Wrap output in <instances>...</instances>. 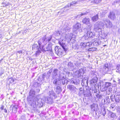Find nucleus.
<instances>
[{
    "label": "nucleus",
    "mask_w": 120,
    "mask_h": 120,
    "mask_svg": "<svg viewBox=\"0 0 120 120\" xmlns=\"http://www.w3.org/2000/svg\"><path fill=\"white\" fill-rule=\"evenodd\" d=\"M104 25L107 28H110L112 26V23L109 20L107 19H104L102 21L97 22L94 25V31L96 32H101V27Z\"/></svg>",
    "instance_id": "1"
},
{
    "label": "nucleus",
    "mask_w": 120,
    "mask_h": 120,
    "mask_svg": "<svg viewBox=\"0 0 120 120\" xmlns=\"http://www.w3.org/2000/svg\"><path fill=\"white\" fill-rule=\"evenodd\" d=\"M52 35H50L48 36H45L43 37L40 39V41L39 40L38 41L39 46L37 44H34L33 45V49H38L40 48L41 50H42L43 49V45H41L42 42L44 45H45L52 40Z\"/></svg>",
    "instance_id": "2"
},
{
    "label": "nucleus",
    "mask_w": 120,
    "mask_h": 120,
    "mask_svg": "<svg viewBox=\"0 0 120 120\" xmlns=\"http://www.w3.org/2000/svg\"><path fill=\"white\" fill-rule=\"evenodd\" d=\"M59 44L61 46L63 49L60 48V47L56 46L55 48V50L56 53L59 56H63L66 54V52L67 51L68 48L66 44L60 41L59 42Z\"/></svg>",
    "instance_id": "3"
},
{
    "label": "nucleus",
    "mask_w": 120,
    "mask_h": 120,
    "mask_svg": "<svg viewBox=\"0 0 120 120\" xmlns=\"http://www.w3.org/2000/svg\"><path fill=\"white\" fill-rule=\"evenodd\" d=\"M42 100L39 98V95L36 96V98L33 99V100H30V103H31V106L33 105L35 107L37 105V106L39 107H42L43 105V103L42 101Z\"/></svg>",
    "instance_id": "4"
},
{
    "label": "nucleus",
    "mask_w": 120,
    "mask_h": 120,
    "mask_svg": "<svg viewBox=\"0 0 120 120\" xmlns=\"http://www.w3.org/2000/svg\"><path fill=\"white\" fill-rule=\"evenodd\" d=\"M65 38L66 39L68 40V42H70L71 41V42L72 43H75V36L71 33L66 34Z\"/></svg>",
    "instance_id": "5"
},
{
    "label": "nucleus",
    "mask_w": 120,
    "mask_h": 120,
    "mask_svg": "<svg viewBox=\"0 0 120 120\" xmlns=\"http://www.w3.org/2000/svg\"><path fill=\"white\" fill-rule=\"evenodd\" d=\"M87 33L85 34V38L86 39H87L88 38H93L95 35L94 33H93L91 31L90 29L87 30Z\"/></svg>",
    "instance_id": "6"
},
{
    "label": "nucleus",
    "mask_w": 120,
    "mask_h": 120,
    "mask_svg": "<svg viewBox=\"0 0 120 120\" xmlns=\"http://www.w3.org/2000/svg\"><path fill=\"white\" fill-rule=\"evenodd\" d=\"M101 43L100 40L98 39H93L91 43V45L94 46H97L100 44Z\"/></svg>",
    "instance_id": "7"
},
{
    "label": "nucleus",
    "mask_w": 120,
    "mask_h": 120,
    "mask_svg": "<svg viewBox=\"0 0 120 120\" xmlns=\"http://www.w3.org/2000/svg\"><path fill=\"white\" fill-rule=\"evenodd\" d=\"M94 77L90 81V84L91 86L96 85L97 84L98 78L96 77V75H95Z\"/></svg>",
    "instance_id": "8"
},
{
    "label": "nucleus",
    "mask_w": 120,
    "mask_h": 120,
    "mask_svg": "<svg viewBox=\"0 0 120 120\" xmlns=\"http://www.w3.org/2000/svg\"><path fill=\"white\" fill-rule=\"evenodd\" d=\"M84 73V70L81 69L76 71L75 73V76L76 77L79 78L80 77L82 74Z\"/></svg>",
    "instance_id": "9"
},
{
    "label": "nucleus",
    "mask_w": 120,
    "mask_h": 120,
    "mask_svg": "<svg viewBox=\"0 0 120 120\" xmlns=\"http://www.w3.org/2000/svg\"><path fill=\"white\" fill-rule=\"evenodd\" d=\"M70 27L69 26H67L65 24L62 28L61 30V32L62 33H64L66 32H68L70 31Z\"/></svg>",
    "instance_id": "10"
},
{
    "label": "nucleus",
    "mask_w": 120,
    "mask_h": 120,
    "mask_svg": "<svg viewBox=\"0 0 120 120\" xmlns=\"http://www.w3.org/2000/svg\"><path fill=\"white\" fill-rule=\"evenodd\" d=\"M99 33V35L98 36L99 39L103 38V39L106 38L107 36V33H104L102 32L101 31V32H97Z\"/></svg>",
    "instance_id": "11"
},
{
    "label": "nucleus",
    "mask_w": 120,
    "mask_h": 120,
    "mask_svg": "<svg viewBox=\"0 0 120 120\" xmlns=\"http://www.w3.org/2000/svg\"><path fill=\"white\" fill-rule=\"evenodd\" d=\"M35 92L33 89H31L30 91L29 92L30 97L31 98L32 97V98L31 99H30V100H33V99H34V98H36L35 97Z\"/></svg>",
    "instance_id": "12"
},
{
    "label": "nucleus",
    "mask_w": 120,
    "mask_h": 120,
    "mask_svg": "<svg viewBox=\"0 0 120 120\" xmlns=\"http://www.w3.org/2000/svg\"><path fill=\"white\" fill-rule=\"evenodd\" d=\"M67 88L72 92H75L76 91V88L73 85H68L67 86Z\"/></svg>",
    "instance_id": "13"
},
{
    "label": "nucleus",
    "mask_w": 120,
    "mask_h": 120,
    "mask_svg": "<svg viewBox=\"0 0 120 120\" xmlns=\"http://www.w3.org/2000/svg\"><path fill=\"white\" fill-rule=\"evenodd\" d=\"M109 70L108 65V64H106L104 65L103 68V71L102 73L104 74V73H106Z\"/></svg>",
    "instance_id": "14"
},
{
    "label": "nucleus",
    "mask_w": 120,
    "mask_h": 120,
    "mask_svg": "<svg viewBox=\"0 0 120 120\" xmlns=\"http://www.w3.org/2000/svg\"><path fill=\"white\" fill-rule=\"evenodd\" d=\"M81 26V24H80L79 23H77L74 26V30L75 31H77L80 29Z\"/></svg>",
    "instance_id": "15"
},
{
    "label": "nucleus",
    "mask_w": 120,
    "mask_h": 120,
    "mask_svg": "<svg viewBox=\"0 0 120 120\" xmlns=\"http://www.w3.org/2000/svg\"><path fill=\"white\" fill-rule=\"evenodd\" d=\"M59 72V70L57 69H54L52 74V77L53 79L55 78L56 76L57 75Z\"/></svg>",
    "instance_id": "16"
},
{
    "label": "nucleus",
    "mask_w": 120,
    "mask_h": 120,
    "mask_svg": "<svg viewBox=\"0 0 120 120\" xmlns=\"http://www.w3.org/2000/svg\"><path fill=\"white\" fill-rule=\"evenodd\" d=\"M91 108L92 111H95L98 108V106L97 104L94 103L91 105Z\"/></svg>",
    "instance_id": "17"
},
{
    "label": "nucleus",
    "mask_w": 120,
    "mask_h": 120,
    "mask_svg": "<svg viewBox=\"0 0 120 120\" xmlns=\"http://www.w3.org/2000/svg\"><path fill=\"white\" fill-rule=\"evenodd\" d=\"M112 20H114L116 17L115 13L113 12H111L109 15L108 16Z\"/></svg>",
    "instance_id": "18"
},
{
    "label": "nucleus",
    "mask_w": 120,
    "mask_h": 120,
    "mask_svg": "<svg viewBox=\"0 0 120 120\" xmlns=\"http://www.w3.org/2000/svg\"><path fill=\"white\" fill-rule=\"evenodd\" d=\"M90 20L89 18L85 17L83 19L82 22L83 23L88 24L90 23Z\"/></svg>",
    "instance_id": "19"
},
{
    "label": "nucleus",
    "mask_w": 120,
    "mask_h": 120,
    "mask_svg": "<svg viewBox=\"0 0 120 120\" xmlns=\"http://www.w3.org/2000/svg\"><path fill=\"white\" fill-rule=\"evenodd\" d=\"M46 99H47V100H45L46 101L47 103L49 104H52L53 102V100L52 97H50L49 98H47L46 97Z\"/></svg>",
    "instance_id": "20"
},
{
    "label": "nucleus",
    "mask_w": 120,
    "mask_h": 120,
    "mask_svg": "<svg viewBox=\"0 0 120 120\" xmlns=\"http://www.w3.org/2000/svg\"><path fill=\"white\" fill-rule=\"evenodd\" d=\"M52 45L50 44H48V46L47 47H46L45 48H43V50H44V51H48L49 50H51L52 49Z\"/></svg>",
    "instance_id": "21"
},
{
    "label": "nucleus",
    "mask_w": 120,
    "mask_h": 120,
    "mask_svg": "<svg viewBox=\"0 0 120 120\" xmlns=\"http://www.w3.org/2000/svg\"><path fill=\"white\" fill-rule=\"evenodd\" d=\"M100 89L101 91H104L106 90L107 88L105 86H103L102 82L100 83Z\"/></svg>",
    "instance_id": "22"
},
{
    "label": "nucleus",
    "mask_w": 120,
    "mask_h": 120,
    "mask_svg": "<svg viewBox=\"0 0 120 120\" xmlns=\"http://www.w3.org/2000/svg\"><path fill=\"white\" fill-rule=\"evenodd\" d=\"M115 100L116 102H119L120 100V93L117 95H115Z\"/></svg>",
    "instance_id": "23"
},
{
    "label": "nucleus",
    "mask_w": 120,
    "mask_h": 120,
    "mask_svg": "<svg viewBox=\"0 0 120 120\" xmlns=\"http://www.w3.org/2000/svg\"><path fill=\"white\" fill-rule=\"evenodd\" d=\"M10 108H11L12 109V111H13V112L15 113L17 111L18 109V106L16 105H12L11 106Z\"/></svg>",
    "instance_id": "24"
},
{
    "label": "nucleus",
    "mask_w": 120,
    "mask_h": 120,
    "mask_svg": "<svg viewBox=\"0 0 120 120\" xmlns=\"http://www.w3.org/2000/svg\"><path fill=\"white\" fill-rule=\"evenodd\" d=\"M79 47L80 48H81L82 49L86 48V47L85 45V42H82L81 43Z\"/></svg>",
    "instance_id": "25"
},
{
    "label": "nucleus",
    "mask_w": 120,
    "mask_h": 120,
    "mask_svg": "<svg viewBox=\"0 0 120 120\" xmlns=\"http://www.w3.org/2000/svg\"><path fill=\"white\" fill-rule=\"evenodd\" d=\"M49 96L50 97H51L52 96L55 97L56 96V94L54 93V91H49Z\"/></svg>",
    "instance_id": "26"
},
{
    "label": "nucleus",
    "mask_w": 120,
    "mask_h": 120,
    "mask_svg": "<svg viewBox=\"0 0 120 120\" xmlns=\"http://www.w3.org/2000/svg\"><path fill=\"white\" fill-rule=\"evenodd\" d=\"M65 79V77L63 74L61 73L59 74V81H60V80L64 79Z\"/></svg>",
    "instance_id": "27"
},
{
    "label": "nucleus",
    "mask_w": 120,
    "mask_h": 120,
    "mask_svg": "<svg viewBox=\"0 0 120 120\" xmlns=\"http://www.w3.org/2000/svg\"><path fill=\"white\" fill-rule=\"evenodd\" d=\"M73 83L75 85H77L79 84V81L78 79H75L73 81Z\"/></svg>",
    "instance_id": "28"
},
{
    "label": "nucleus",
    "mask_w": 120,
    "mask_h": 120,
    "mask_svg": "<svg viewBox=\"0 0 120 120\" xmlns=\"http://www.w3.org/2000/svg\"><path fill=\"white\" fill-rule=\"evenodd\" d=\"M98 15L95 16L92 18V19L94 21H95L98 19Z\"/></svg>",
    "instance_id": "29"
},
{
    "label": "nucleus",
    "mask_w": 120,
    "mask_h": 120,
    "mask_svg": "<svg viewBox=\"0 0 120 120\" xmlns=\"http://www.w3.org/2000/svg\"><path fill=\"white\" fill-rule=\"evenodd\" d=\"M61 34V33H60L58 31H56L54 33V34L55 35V36H59Z\"/></svg>",
    "instance_id": "30"
},
{
    "label": "nucleus",
    "mask_w": 120,
    "mask_h": 120,
    "mask_svg": "<svg viewBox=\"0 0 120 120\" xmlns=\"http://www.w3.org/2000/svg\"><path fill=\"white\" fill-rule=\"evenodd\" d=\"M111 85V83L107 82H105L104 84L106 88L110 86Z\"/></svg>",
    "instance_id": "31"
},
{
    "label": "nucleus",
    "mask_w": 120,
    "mask_h": 120,
    "mask_svg": "<svg viewBox=\"0 0 120 120\" xmlns=\"http://www.w3.org/2000/svg\"><path fill=\"white\" fill-rule=\"evenodd\" d=\"M72 47L75 49H77L79 48V46L77 44H75V45H73Z\"/></svg>",
    "instance_id": "32"
},
{
    "label": "nucleus",
    "mask_w": 120,
    "mask_h": 120,
    "mask_svg": "<svg viewBox=\"0 0 120 120\" xmlns=\"http://www.w3.org/2000/svg\"><path fill=\"white\" fill-rule=\"evenodd\" d=\"M56 90V91L57 92H59L61 91V88L59 86L57 87Z\"/></svg>",
    "instance_id": "33"
},
{
    "label": "nucleus",
    "mask_w": 120,
    "mask_h": 120,
    "mask_svg": "<svg viewBox=\"0 0 120 120\" xmlns=\"http://www.w3.org/2000/svg\"><path fill=\"white\" fill-rule=\"evenodd\" d=\"M116 71L119 73H120V64H118L116 66Z\"/></svg>",
    "instance_id": "34"
},
{
    "label": "nucleus",
    "mask_w": 120,
    "mask_h": 120,
    "mask_svg": "<svg viewBox=\"0 0 120 120\" xmlns=\"http://www.w3.org/2000/svg\"><path fill=\"white\" fill-rule=\"evenodd\" d=\"M8 81L10 83H12L14 82V79L13 78L11 77L9 79Z\"/></svg>",
    "instance_id": "35"
},
{
    "label": "nucleus",
    "mask_w": 120,
    "mask_h": 120,
    "mask_svg": "<svg viewBox=\"0 0 120 120\" xmlns=\"http://www.w3.org/2000/svg\"><path fill=\"white\" fill-rule=\"evenodd\" d=\"M102 113L103 116H104L106 113L105 110V109H103L102 110Z\"/></svg>",
    "instance_id": "36"
},
{
    "label": "nucleus",
    "mask_w": 120,
    "mask_h": 120,
    "mask_svg": "<svg viewBox=\"0 0 120 120\" xmlns=\"http://www.w3.org/2000/svg\"><path fill=\"white\" fill-rule=\"evenodd\" d=\"M101 1V0H94L92 2L93 3H95L98 4Z\"/></svg>",
    "instance_id": "37"
},
{
    "label": "nucleus",
    "mask_w": 120,
    "mask_h": 120,
    "mask_svg": "<svg viewBox=\"0 0 120 120\" xmlns=\"http://www.w3.org/2000/svg\"><path fill=\"white\" fill-rule=\"evenodd\" d=\"M102 94H97L96 95V96L98 98L101 99L102 98Z\"/></svg>",
    "instance_id": "38"
},
{
    "label": "nucleus",
    "mask_w": 120,
    "mask_h": 120,
    "mask_svg": "<svg viewBox=\"0 0 120 120\" xmlns=\"http://www.w3.org/2000/svg\"><path fill=\"white\" fill-rule=\"evenodd\" d=\"M91 42L86 43L85 42V45H86V47H87L88 46H92V45H91Z\"/></svg>",
    "instance_id": "39"
},
{
    "label": "nucleus",
    "mask_w": 120,
    "mask_h": 120,
    "mask_svg": "<svg viewBox=\"0 0 120 120\" xmlns=\"http://www.w3.org/2000/svg\"><path fill=\"white\" fill-rule=\"evenodd\" d=\"M115 95H112L110 96V98L112 101H114V99H115Z\"/></svg>",
    "instance_id": "40"
},
{
    "label": "nucleus",
    "mask_w": 120,
    "mask_h": 120,
    "mask_svg": "<svg viewBox=\"0 0 120 120\" xmlns=\"http://www.w3.org/2000/svg\"><path fill=\"white\" fill-rule=\"evenodd\" d=\"M58 80L57 79H55L53 82V83L55 85H56L57 84V82Z\"/></svg>",
    "instance_id": "41"
},
{
    "label": "nucleus",
    "mask_w": 120,
    "mask_h": 120,
    "mask_svg": "<svg viewBox=\"0 0 120 120\" xmlns=\"http://www.w3.org/2000/svg\"><path fill=\"white\" fill-rule=\"evenodd\" d=\"M51 70H49V71L47 72V75L48 76V77L49 78V77L50 76L51 73Z\"/></svg>",
    "instance_id": "42"
},
{
    "label": "nucleus",
    "mask_w": 120,
    "mask_h": 120,
    "mask_svg": "<svg viewBox=\"0 0 120 120\" xmlns=\"http://www.w3.org/2000/svg\"><path fill=\"white\" fill-rule=\"evenodd\" d=\"M86 13H81L80 14H79V15H78L77 16L78 17L79 16L80 17V16H82L83 15H85L86 14Z\"/></svg>",
    "instance_id": "43"
},
{
    "label": "nucleus",
    "mask_w": 120,
    "mask_h": 120,
    "mask_svg": "<svg viewBox=\"0 0 120 120\" xmlns=\"http://www.w3.org/2000/svg\"><path fill=\"white\" fill-rule=\"evenodd\" d=\"M111 117L112 118L115 117L116 116L115 114V113H112L111 114Z\"/></svg>",
    "instance_id": "44"
},
{
    "label": "nucleus",
    "mask_w": 120,
    "mask_h": 120,
    "mask_svg": "<svg viewBox=\"0 0 120 120\" xmlns=\"http://www.w3.org/2000/svg\"><path fill=\"white\" fill-rule=\"evenodd\" d=\"M70 4H71V3H70L68 4L67 6H65V8H69V7H71V6H72V5Z\"/></svg>",
    "instance_id": "45"
},
{
    "label": "nucleus",
    "mask_w": 120,
    "mask_h": 120,
    "mask_svg": "<svg viewBox=\"0 0 120 120\" xmlns=\"http://www.w3.org/2000/svg\"><path fill=\"white\" fill-rule=\"evenodd\" d=\"M28 31V30H23V31L22 32V34H23L26 33Z\"/></svg>",
    "instance_id": "46"
},
{
    "label": "nucleus",
    "mask_w": 120,
    "mask_h": 120,
    "mask_svg": "<svg viewBox=\"0 0 120 120\" xmlns=\"http://www.w3.org/2000/svg\"><path fill=\"white\" fill-rule=\"evenodd\" d=\"M46 75V74L45 73H44L43 75V77L42 78H43V79H44L45 78V77Z\"/></svg>",
    "instance_id": "47"
},
{
    "label": "nucleus",
    "mask_w": 120,
    "mask_h": 120,
    "mask_svg": "<svg viewBox=\"0 0 120 120\" xmlns=\"http://www.w3.org/2000/svg\"><path fill=\"white\" fill-rule=\"evenodd\" d=\"M68 65L69 66H70V67H72L73 65V64L72 63L70 62H69L68 63Z\"/></svg>",
    "instance_id": "48"
},
{
    "label": "nucleus",
    "mask_w": 120,
    "mask_h": 120,
    "mask_svg": "<svg viewBox=\"0 0 120 120\" xmlns=\"http://www.w3.org/2000/svg\"><path fill=\"white\" fill-rule=\"evenodd\" d=\"M105 14V13L104 12H103L102 13V15H101L100 16L101 17H102L104 16V15Z\"/></svg>",
    "instance_id": "49"
},
{
    "label": "nucleus",
    "mask_w": 120,
    "mask_h": 120,
    "mask_svg": "<svg viewBox=\"0 0 120 120\" xmlns=\"http://www.w3.org/2000/svg\"><path fill=\"white\" fill-rule=\"evenodd\" d=\"M36 53H41V51L40 50H37V51H36Z\"/></svg>",
    "instance_id": "50"
},
{
    "label": "nucleus",
    "mask_w": 120,
    "mask_h": 120,
    "mask_svg": "<svg viewBox=\"0 0 120 120\" xmlns=\"http://www.w3.org/2000/svg\"><path fill=\"white\" fill-rule=\"evenodd\" d=\"M17 53H21L22 52L21 50H20L19 51H18L17 52Z\"/></svg>",
    "instance_id": "51"
},
{
    "label": "nucleus",
    "mask_w": 120,
    "mask_h": 120,
    "mask_svg": "<svg viewBox=\"0 0 120 120\" xmlns=\"http://www.w3.org/2000/svg\"><path fill=\"white\" fill-rule=\"evenodd\" d=\"M118 2L117 0L115 1L114 2V4H116L117 3H118Z\"/></svg>",
    "instance_id": "52"
},
{
    "label": "nucleus",
    "mask_w": 120,
    "mask_h": 120,
    "mask_svg": "<svg viewBox=\"0 0 120 120\" xmlns=\"http://www.w3.org/2000/svg\"><path fill=\"white\" fill-rule=\"evenodd\" d=\"M118 83L120 84V79H118Z\"/></svg>",
    "instance_id": "53"
},
{
    "label": "nucleus",
    "mask_w": 120,
    "mask_h": 120,
    "mask_svg": "<svg viewBox=\"0 0 120 120\" xmlns=\"http://www.w3.org/2000/svg\"><path fill=\"white\" fill-rule=\"evenodd\" d=\"M4 112H5L6 113L7 112V111L6 109H4Z\"/></svg>",
    "instance_id": "54"
},
{
    "label": "nucleus",
    "mask_w": 120,
    "mask_h": 120,
    "mask_svg": "<svg viewBox=\"0 0 120 120\" xmlns=\"http://www.w3.org/2000/svg\"><path fill=\"white\" fill-rule=\"evenodd\" d=\"M4 107L3 106H2L0 108L2 110H3L4 109Z\"/></svg>",
    "instance_id": "55"
},
{
    "label": "nucleus",
    "mask_w": 120,
    "mask_h": 120,
    "mask_svg": "<svg viewBox=\"0 0 120 120\" xmlns=\"http://www.w3.org/2000/svg\"><path fill=\"white\" fill-rule=\"evenodd\" d=\"M118 12H119V13H117V14H118V15H120V11H118Z\"/></svg>",
    "instance_id": "56"
},
{
    "label": "nucleus",
    "mask_w": 120,
    "mask_h": 120,
    "mask_svg": "<svg viewBox=\"0 0 120 120\" xmlns=\"http://www.w3.org/2000/svg\"><path fill=\"white\" fill-rule=\"evenodd\" d=\"M86 82L87 84L88 83V80H86Z\"/></svg>",
    "instance_id": "57"
},
{
    "label": "nucleus",
    "mask_w": 120,
    "mask_h": 120,
    "mask_svg": "<svg viewBox=\"0 0 120 120\" xmlns=\"http://www.w3.org/2000/svg\"><path fill=\"white\" fill-rule=\"evenodd\" d=\"M118 120H120V116L119 117Z\"/></svg>",
    "instance_id": "58"
},
{
    "label": "nucleus",
    "mask_w": 120,
    "mask_h": 120,
    "mask_svg": "<svg viewBox=\"0 0 120 120\" xmlns=\"http://www.w3.org/2000/svg\"><path fill=\"white\" fill-rule=\"evenodd\" d=\"M3 60V59H1L0 60V63L1 62V61Z\"/></svg>",
    "instance_id": "59"
},
{
    "label": "nucleus",
    "mask_w": 120,
    "mask_h": 120,
    "mask_svg": "<svg viewBox=\"0 0 120 120\" xmlns=\"http://www.w3.org/2000/svg\"><path fill=\"white\" fill-rule=\"evenodd\" d=\"M3 73H0V75H1L2 74H3Z\"/></svg>",
    "instance_id": "60"
},
{
    "label": "nucleus",
    "mask_w": 120,
    "mask_h": 120,
    "mask_svg": "<svg viewBox=\"0 0 120 120\" xmlns=\"http://www.w3.org/2000/svg\"><path fill=\"white\" fill-rule=\"evenodd\" d=\"M64 8H63L62 9H61V11H62V10H63L64 9Z\"/></svg>",
    "instance_id": "61"
},
{
    "label": "nucleus",
    "mask_w": 120,
    "mask_h": 120,
    "mask_svg": "<svg viewBox=\"0 0 120 120\" xmlns=\"http://www.w3.org/2000/svg\"><path fill=\"white\" fill-rule=\"evenodd\" d=\"M100 14H101V13H100Z\"/></svg>",
    "instance_id": "62"
}]
</instances>
